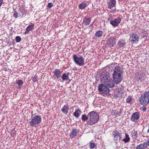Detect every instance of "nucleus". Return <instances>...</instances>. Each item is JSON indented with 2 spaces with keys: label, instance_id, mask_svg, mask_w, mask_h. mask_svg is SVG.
Returning <instances> with one entry per match:
<instances>
[{
  "label": "nucleus",
  "instance_id": "nucleus-1",
  "mask_svg": "<svg viewBox=\"0 0 149 149\" xmlns=\"http://www.w3.org/2000/svg\"><path fill=\"white\" fill-rule=\"evenodd\" d=\"M122 69L120 68L119 66H117L115 68L113 77L115 83L116 84L119 83L122 79Z\"/></svg>",
  "mask_w": 149,
  "mask_h": 149
},
{
  "label": "nucleus",
  "instance_id": "nucleus-2",
  "mask_svg": "<svg viewBox=\"0 0 149 149\" xmlns=\"http://www.w3.org/2000/svg\"><path fill=\"white\" fill-rule=\"evenodd\" d=\"M88 120L87 123L90 125H93L97 122L99 119V116L97 113L91 111L88 114Z\"/></svg>",
  "mask_w": 149,
  "mask_h": 149
},
{
  "label": "nucleus",
  "instance_id": "nucleus-3",
  "mask_svg": "<svg viewBox=\"0 0 149 149\" xmlns=\"http://www.w3.org/2000/svg\"><path fill=\"white\" fill-rule=\"evenodd\" d=\"M102 76L104 81V84L107 87L112 88L114 87V82L112 79H111L108 73H106L103 74Z\"/></svg>",
  "mask_w": 149,
  "mask_h": 149
},
{
  "label": "nucleus",
  "instance_id": "nucleus-4",
  "mask_svg": "<svg viewBox=\"0 0 149 149\" xmlns=\"http://www.w3.org/2000/svg\"><path fill=\"white\" fill-rule=\"evenodd\" d=\"M140 104L146 105L149 103V91L147 92L142 94L139 98Z\"/></svg>",
  "mask_w": 149,
  "mask_h": 149
},
{
  "label": "nucleus",
  "instance_id": "nucleus-5",
  "mask_svg": "<svg viewBox=\"0 0 149 149\" xmlns=\"http://www.w3.org/2000/svg\"><path fill=\"white\" fill-rule=\"evenodd\" d=\"M41 121V118L40 116L37 115L34 117H32L29 125L32 127H36L40 123Z\"/></svg>",
  "mask_w": 149,
  "mask_h": 149
},
{
  "label": "nucleus",
  "instance_id": "nucleus-6",
  "mask_svg": "<svg viewBox=\"0 0 149 149\" xmlns=\"http://www.w3.org/2000/svg\"><path fill=\"white\" fill-rule=\"evenodd\" d=\"M73 59L76 64L83 65L84 64V59L81 56L74 55Z\"/></svg>",
  "mask_w": 149,
  "mask_h": 149
},
{
  "label": "nucleus",
  "instance_id": "nucleus-7",
  "mask_svg": "<svg viewBox=\"0 0 149 149\" xmlns=\"http://www.w3.org/2000/svg\"><path fill=\"white\" fill-rule=\"evenodd\" d=\"M98 90L100 93L105 95L108 94L109 91V90L108 88L103 84L99 85Z\"/></svg>",
  "mask_w": 149,
  "mask_h": 149
},
{
  "label": "nucleus",
  "instance_id": "nucleus-8",
  "mask_svg": "<svg viewBox=\"0 0 149 149\" xmlns=\"http://www.w3.org/2000/svg\"><path fill=\"white\" fill-rule=\"evenodd\" d=\"M116 39L114 37L109 38L107 41V44L109 47H111L115 45Z\"/></svg>",
  "mask_w": 149,
  "mask_h": 149
},
{
  "label": "nucleus",
  "instance_id": "nucleus-9",
  "mask_svg": "<svg viewBox=\"0 0 149 149\" xmlns=\"http://www.w3.org/2000/svg\"><path fill=\"white\" fill-rule=\"evenodd\" d=\"M130 36V40L131 42L132 43L135 42L136 43L138 42L139 38L137 35L134 33H131Z\"/></svg>",
  "mask_w": 149,
  "mask_h": 149
},
{
  "label": "nucleus",
  "instance_id": "nucleus-10",
  "mask_svg": "<svg viewBox=\"0 0 149 149\" xmlns=\"http://www.w3.org/2000/svg\"><path fill=\"white\" fill-rule=\"evenodd\" d=\"M121 21V18L120 17H118L116 18L111 20L110 23L113 27H115L118 25Z\"/></svg>",
  "mask_w": 149,
  "mask_h": 149
},
{
  "label": "nucleus",
  "instance_id": "nucleus-11",
  "mask_svg": "<svg viewBox=\"0 0 149 149\" xmlns=\"http://www.w3.org/2000/svg\"><path fill=\"white\" fill-rule=\"evenodd\" d=\"M62 72L59 69H55L53 71V77L54 78H58L61 76Z\"/></svg>",
  "mask_w": 149,
  "mask_h": 149
},
{
  "label": "nucleus",
  "instance_id": "nucleus-12",
  "mask_svg": "<svg viewBox=\"0 0 149 149\" xmlns=\"http://www.w3.org/2000/svg\"><path fill=\"white\" fill-rule=\"evenodd\" d=\"M139 114L138 112H136L134 113L132 115V117L131 118V120L132 121L137 122L139 118Z\"/></svg>",
  "mask_w": 149,
  "mask_h": 149
},
{
  "label": "nucleus",
  "instance_id": "nucleus-13",
  "mask_svg": "<svg viewBox=\"0 0 149 149\" xmlns=\"http://www.w3.org/2000/svg\"><path fill=\"white\" fill-rule=\"evenodd\" d=\"M107 3L108 8L111 9L116 6V0H108Z\"/></svg>",
  "mask_w": 149,
  "mask_h": 149
},
{
  "label": "nucleus",
  "instance_id": "nucleus-14",
  "mask_svg": "<svg viewBox=\"0 0 149 149\" xmlns=\"http://www.w3.org/2000/svg\"><path fill=\"white\" fill-rule=\"evenodd\" d=\"M113 134L115 140L117 141L120 139L121 133H120L118 131H116L113 132Z\"/></svg>",
  "mask_w": 149,
  "mask_h": 149
},
{
  "label": "nucleus",
  "instance_id": "nucleus-15",
  "mask_svg": "<svg viewBox=\"0 0 149 149\" xmlns=\"http://www.w3.org/2000/svg\"><path fill=\"white\" fill-rule=\"evenodd\" d=\"M91 21V19L90 18L85 17L83 20L82 25L84 26H86L89 24Z\"/></svg>",
  "mask_w": 149,
  "mask_h": 149
},
{
  "label": "nucleus",
  "instance_id": "nucleus-16",
  "mask_svg": "<svg viewBox=\"0 0 149 149\" xmlns=\"http://www.w3.org/2000/svg\"><path fill=\"white\" fill-rule=\"evenodd\" d=\"M78 133V132L76 129H73L70 134V137L71 138H74L77 136Z\"/></svg>",
  "mask_w": 149,
  "mask_h": 149
},
{
  "label": "nucleus",
  "instance_id": "nucleus-17",
  "mask_svg": "<svg viewBox=\"0 0 149 149\" xmlns=\"http://www.w3.org/2000/svg\"><path fill=\"white\" fill-rule=\"evenodd\" d=\"M69 107L68 104L65 105L61 109V111L64 114H67L68 112Z\"/></svg>",
  "mask_w": 149,
  "mask_h": 149
},
{
  "label": "nucleus",
  "instance_id": "nucleus-18",
  "mask_svg": "<svg viewBox=\"0 0 149 149\" xmlns=\"http://www.w3.org/2000/svg\"><path fill=\"white\" fill-rule=\"evenodd\" d=\"M118 45L120 47H124L125 45V42L123 40H120L118 43Z\"/></svg>",
  "mask_w": 149,
  "mask_h": 149
},
{
  "label": "nucleus",
  "instance_id": "nucleus-19",
  "mask_svg": "<svg viewBox=\"0 0 149 149\" xmlns=\"http://www.w3.org/2000/svg\"><path fill=\"white\" fill-rule=\"evenodd\" d=\"M81 113V111L79 109H77L74 113L73 115L76 118H78L80 116Z\"/></svg>",
  "mask_w": 149,
  "mask_h": 149
},
{
  "label": "nucleus",
  "instance_id": "nucleus-20",
  "mask_svg": "<svg viewBox=\"0 0 149 149\" xmlns=\"http://www.w3.org/2000/svg\"><path fill=\"white\" fill-rule=\"evenodd\" d=\"M22 15V12L20 10L18 12H17L16 11L14 12V13L13 14V16L14 17L16 18L20 17Z\"/></svg>",
  "mask_w": 149,
  "mask_h": 149
},
{
  "label": "nucleus",
  "instance_id": "nucleus-21",
  "mask_svg": "<svg viewBox=\"0 0 149 149\" xmlns=\"http://www.w3.org/2000/svg\"><path fill=\"white\" fill-rule=\"evenodd\" d=\"M69 74L68 73H63L61 78L63 81H68L69 79Z\"/></svg>",
  "mask_w": 149,
  "mask_h": 149
},
{
  "label": "nucleus",
  "instance_id": "nucleus-22",
  "mask_svg": "<svg viewBox=\"0 0 149 149\" xmlns=\"http://www.w3.org/2000/svg\"><path fill=\"white\" fill-rule=\"evenodd\" d=\"M147 147V145L145 143L138 146L136 149H144Z\"/></svg>",
  "mask_w": 149,
  "mask_h": 149
},
{
  "label": "nucleus",
  "instance_id": "nucleus-23",
  "mask_svg": "<svg viewBox=\"0 0 149 149\" xmlns=\"http://www.w3.org/2000/svg\"><path fill=\"white\" fill-rule=\"evenodd\" d=\"M34 24L32 23H31L30 25L27 27L26 29V30L27 31V32H29L32 30L34 29Z\"/></svg>",
  "mask_w": 149,
  "mask_h": 149
},
{
  "label": "nucleus",
  "instance_id": "nucleus-24",
  "mask_svg": "<svg viewBox=\"0 0 149 149\" xmlns=\"http://www.w3.org/2000/svg\"><path fill=\"white\" fill-rule=\"evenodd\" d=\"M131 135L133 139H136L137 137L138 136V134L137 133V131H136L135 130H133L132 131L131 133Z\"/></svg>",
  "mask_w": 149,
  "mask_h": 149
},
{
  "label": "nucleus",
  "instance_id": "nucleus-25",
  "mask_svg": "<svg viewBox=\"0 0 149 149\" xmlns=\"http://www.w3.org/2000/svg\"><path fill=\"white\" fill-rule=\"evenodd\" d=\"M88 5L87 3L83 2L79 5V8L81 9H84Z\"/></svg>",
  "mask_w": 149,
  "mask_h": 149
},
{
  "label": "nucleus",
  "instance_id": "nucleus-26",
  "mask_svg": "<svg viewBox=\"0 0 149 149\" xmlns=\"http://www.w3.org/2000/svg\"><path fill=\"white\" fill-rule=\"evenodd\" d=\"M123 88H118V90L117 91L118 93L117 94L118 95L120 96L123 93V87H122Z\"/></svg>",
  "mask_w": 149,
  "mask_h": 149
},
{
  "label": "nucleus",
  "instance_id": "nucleus-27",
  "mask_svg": "<svg viewBox=\"0 0 149 149\" xmlns=\"http://www.w3.org/2000/svg\"><path fill=\"white\" fill-rule=\"evenodd\" d=\"M123 110L120 109L117 110H115L113 111V112L114 113V114H117L120 115V114L122 113Z\"/></svg>",
  "mask_w": 149,
  "mask_h": 149
},
{
  "label": "nucleus",
  "instance_id": "nucleus-28",
  "mask_svg": "<svg viewBox=\"0 0 149 149\" xmlns=\"http://www.w3.org/2000/svg\"><path fill=\"white\" fill-rule=\"evenodd\" d=\"M123 140L125 143H127L129 141L130 138L128 135L125 134V137Z\"/></svg>",
  "mask_w": 149,
  "mask_h": 149
},
{
  "label": "nucleus",
  "instance_id": "nucleus-29",
  "mask_svg": "<svg viewBox=\"0 0 149 149\" xmlns=\"http://www.w3.org/2000/svg\"><path fill=\"white\" fill-rule=\"evenodd\" d=\"M102 35V32L101 31H99L96 32L95 34V36L96 37L98 38L101 37Z\"/></svg>",
  "mask_w": 149,
  "mask_h": 149
},
{
  "label": "nucleus",
  "instance_id": "nucleus-30",
  "mask_svg": "<svg viewBox=\"0 0 149 149\" xmlns=\"http://www.w3.org/2000/svg\"><path fill=\"white\" fill-rule=\"evenodd\" d=\"M16 84H17L19 87H21L23 85V81L21 80H19L17 81Z\"/></svg>",
  "mask_w": 149,
  "mask_h": 149
},
{
  "label": "nucleus",
  "instance_id": "nucleus-31",
  "mask_svg": "<svg viewBox=\"0 0 149 149\" xmlns=\"http://www.w3.org/2000/svg\"><path fill=\"white\" fill-rule=\"evenodd\" d=\"M88 115L87 116L86 115L84 114L82 115L81 119L83 120L86 121L87 120H88Z\"/></svg>",
  "mask_w": 149,
  "mask_h": 149
},
{
  "label": "nucleus",
  "instance_id": "nucleus-32",
  "mask_svg": "<svg viewBox=\"0 0 149 149\" xmlns=\"http://www.w3.org/2000/svg\"><path fill=\"white\" fill-rule=\"evenodd\" d=\"M132 101V98L131 97L129 96L126 99V102L127 103H130Z\"/></svg>",
  "mask_w": 149,
  "mask_h": 149
},
{
  "label": "nucleus",
  "instance_id": "nucleus-33",
  "mask_svg": "<svg viewBox=\"0 0 149 149\" xmlns=\"http://www.w3.org/2000/svg\"><path fill=\"white\" fill-rule=\"evenodd\" d=\"M89 146L91 148H93L96 146V145L95 143L91 142L89 144Z\"/></svg>",
  "mask_w": 149,
  "mask_h": 149
},
{
  "label": "nucleus",
  "instance_id": "nucleus-34",
  "mask_svg": "<svg viewBox=\"0 0 149 149\" xmlns=\"http://www.w3.org/2000/svg\"><path fill=\"white\" fill-rule=\"evenodd\" d=\"M15 40L17 42H19L21 41V38L19 36H17L15 37Z\"/></svg>",
  "mask_w": 149,
  "mask_h": 149
},
{
  "label": "nucleus",
  "instance_id": "nucleus-35",
  "mask_svg": "<svg viewBox=\"0 0 149 149\" xmlns=\"http://www.w3.org/2000/svg\"><path fill=\"white\" fill-rule=\"evenodd\" d=\"M138 76L139 80H140L141 81L144 80V77H143V75L140 74Z\"/></svg>",
  "mask_w": 149,
  "mask_h": 149
},
{
  "label": "nucleus",
  "instance_id": "nucleus-36",
  "mask_svg": "<svg viewBox=\"0 0 149 149\" xmlns=\"http://www.w3.org/2000/svg\"><path fill=\"white\" fill-rule=\"evenodd\" d=\"M37 78L36 76L33 78L32 80L34 82L38 81Z\"/></svg>",
  "mask_w": 149,
  "mask_h": 149
},
{
  "label": "nucleus",
  "instance_id": "nucleus-37",
  "mask_svg": "<svg viewBox=\"0 0 149 149\" xmlns=\"http://www.w3.org/2000/svg\"><path fill=\"white\" fill-rule=\"evenodd\" d=\"M53 6V4L52 3H49L48 4L47 7L49 8H51Z\"/></svg>",
  "mask_w": 149,
  "mask_h": 149
},
{
  "label": "nucleus",
  "instance_id": "nucleus-38",
  "mask_svg": "<svg viewBox=\"0 0 149 149\" xmlns=\"http://www.w3.org/2000/svg\"><path fill=\"white\" fill-rule=\"evenodd\" d=\"M4 69L5 71L9 70V69L8 67L7 66H4Z\"/></svg>",
  "mask_w": 149,
  "mask_h": 149
},
{
  "label": "nucleus",
  "instance_id": "nucleus-39",
  "mask_svg": "<svg viewBox=\"0 0 149 149\" xmlns=\"http://www.w3.org/2000/svg\"><path fill=\"white\" fill-rule=\"evenodd\" d=\"M145 143L147 145V146H149V138L148 139V140H147V141L146 143Z\"/></svg>",
  "mask_w": 149,
  "mask_h": 149
},
{
  "label": "nucleus",
  "instance_id": "nucleus-40",
  "mask_svg": "<svg viewBox=\"0 0 149 149\" xmlns=\"http://www.w3.org/2000/svg\"><path fill=\"white\" fill-rule=\"evenodd\" d=\"M3 0H0V7L1 6L3 3Z\"/></svg>",
  "mask_w": 149,
  "mask_h": 149
},
{
  "label": "nucleus",
  "instance_id": "nucleus-41",
  "mask_svg": "<svg viewBox=\"0 0 149 149\" xmlns=\"http://www.w3.org/2000/svg\"><path fill=\"white\" fill-rule=\"evenodd\" d=\"M147 36V34L146 33L145 34V33H144L143 34V35H142V37L143 38H144V37H145V36Z\"/></svg>",
  "mask_w": 149,
  "mask_h": 149
},
{
  "label": "nucleus",
  "instance_id": "nucleus-42",
  "mask_svg": "<svg viewBox=\"0 0 149 149\" xmlns=\"http://www.w3.org/2000/svg\"><path fill=\"white\" fill-rule=\"evenodd\" d=\"M116 9L114 10H111L110 11V12L111 13H113L115 12V11H116Z\"/></svg>",
  "mask_w": 149,
  "mask_h": 149
},
{
  "label": "nucleus",
  "instance_id": "nucleus-43",
  "mask_svg": "<svg viewBox=\"0 0 149 149\" xmlns=\"http://www.w3.org/2000/svg\"><path fill=\"white\" fill-rule=\"evenodd\" d=\"M146 108L145 107H143L142 108V110L145 111L146 110Z\"/></svg>",
  "mask_w": 149,
  "mask_h": 149
},
{
  "label": "nucleus",
  "instance_id": "nucleus-44",
  "mask_svg": "<svg viewBox=\"0 0 149 149\" xmlns=\"http://www.w3.org/2000/svg\"><path fill=\"white\" fill-rule=\"evenodd\" d=\"M29 32H27V31H26L25 32V33H24L25 34H26L27 33H28Z\"/></svg>",
  "mask_w": 149,
  "mask_h": 149
},
{
  "label": "nucleus",
  "instance_id": "nucleus-45",
  "mask_svg": "<svg viewBox=\"0 0 149 149\" xmlns=\"http://www.w3.org/2000/svg\"><path fill=\"white\" fill-rule=\"evenodd\" d=\"M116 64V63H112V64H112V65H113H113H115V64Z\"/></svg>",
  "mask_w": 149,
  "mask_h": 149
},
{
  "label": "nucleus",
  "instance_id": "nucleus-46",
  "mask_svg": "<svg viewBox=\"0 0 149 149\" xmlns=\"http://www.w3.org/2000/svg\"><path fill=\"white\" fill-rule=\"evenodd\" d=\"M93 25V24H91L90 25V26H91Z\"/></svg>",
  "mask_w": 149,
  "mask_h": 149
}]
</instances>
